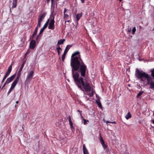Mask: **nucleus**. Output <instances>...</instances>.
Segmentation results:
<instances>
[{
  "mask_svg": "<svg viewBox=\"0 0 154 154\" xmlns=\"http://www.w3.org/2000/svg\"><path fill=\"white\" fill-rule=\"evenodd\" d=\"M85 93H86V94H87V93H86V92H85V93H84V94H85Z\"/></svg>",
  "mask_w": 154,
  "mask_h": 154,
  "instance_id": "09e8293b",
  "label": "nucleus"
},
{
  "mask_svg": "<svg viewBox=\"0 0 154 154\" xmlns=\"http://www.w3.org/2000/svg\"><path fill=\"white\" fill-rule=\"evenodd\" d=\"M152 123L154 124V119H153L152 120Z\"/></svg>",
  "mask_w": 154,
  "mask_h": 154,
  "instance_id": "58836bf2",
  "label": "nucleus"
},
{
  "mask_svg": "<svg viewBox=\"0 0 154 154\" xmlns=\"http://www.w3.org/2000/svg\"><path fill=\"white\" fill-rule=\"evenodd\" d=\"M72 47L71 45H67L64 50V51L62 55V61L63 62L64 61V59L65 58V56L67 52V51L69 50V49L71 47Z\"/></svg>",
  "mask_w": 154,
  "mask_h": 154,
  "instance_id": "6e6552de",
  "label": "nucleus"
},
{
  "mask_svg": "<svg viewBox=\"0 0 154 154\" xmlns=\"http://www.w3.org/2000/svg\"><path fill=\"white\" fill-rule=\"evenodd\" d=\"M54 0H51V5H53L54 3Z\"/></svg>",
  "mask_w": 154,
  "mask_h": 154,
  "instance_id": "2f4dec72",
  "label": "nucleus"
},
{
  "mask_svg": "<svg viewBox=\"0 0 154 154\" xmlns=\"http://www.w3.org/2000/svg\"><path fill=\"white\" fill-rule=\"evenodd\" d=\"M153 30H154V28H153Z\"/></svg>",
  "mask_w": 154,
  "mask_h": 154,
  "instance_id": "603ef678",
  "label": "nucleus"
},
{
  "mask_svg": "<svg viewBox=\"0 0 154 154\" xmlns=\"http://www.w3.org/2000/svg\"><path fill=\"white\" fill-rule=\"evenodd\" d=\"M46 14V12H45L38 16L37 25L32 35V38H34L36 35L38 31V27H40L41 26V23L44 20Z\"/></svg>",
  "mask_w": 154,
  "mask_h": 154,
  "instance_id": "20e7f679",
  "label": "nucleus"
},
{
  "mask_svg": "<svg viewBox=\"0 0 154 154\" xmlns=\"http://www.w3.org/2000/svg\"><path fill=\"white\" fill-rule=\"evenodd\" d=\"M77 111L80 113V115L82 117V111H80L79 110H77Z\"/></svg>",
  "mask_w": 154,
  "mask_h": 154,
  "instance_id": "bb28decb",
  "label": "nucleus"
},
{
  "mask_svg": "<svg viewBox=\"0 0 154 154\" xmlns=\"http://www.w3.org/2000/svg\"><path fill=\"white\" fill-rule=\"evenodd\" d=\"M151 76L143 71H140L138 68L136 69L135 76L140 79V82L143 87L148 86L149 88L154 91V69H151Z\"/></svg>",
  "mask_w": 154,
  "mask_h": 154,
  "instance_id": "f03ea898",
  "label": "nucleus"
},
{
  "mask_svg": "<svg viewBox=\"0 0 154 154\" xmlns=\"http://www.w3.org/2000/svg\"><path fill=\"white\" fill-rule=\"evenodd\" d=\"M57 50H61V49L60 48L59 45H57Z\"/></svg>",
  "mask_w": 154,
  "mask_h": 154,
  "instance_id": "cd10ccee",
  "label": "nucleus"
},
{
  "mask_svg": "<svg viewBox=\"0 0 154 154\" xmlns=\"http://www.w3.org/2000/svg\"><path fill=\"white\" fill-rule=\"evenodd\" d=\"M69 124L70 125V128L71 129L72 131L74 129V127L73 125V123L72 122H69Z\"/></svg>",
  "mask_w": 154,
  "mask_h": 154,
  "instance_id": "4be33fe9",
  "label": "nucleus"
},
{
  "mask_svg": "<svg viewBox=\"0 0 154 154\" xmlns=\"http://www.w3.org/2000/svg\"><path fill=\"white\" fill-rule=\"evenodd\" d=\"M100 143H101V144L102 145H103V144H104V143H104V142L103 140V139L102 138V137H101V135H100Z\"/></svg>",
  "mask_w": 154,
  "mask_h": 154,
  "instance_id": "5701e85b",
  "label": "nucleus"
},
{
  "mask_svg": "<svg viewBox=\"0 0 154 154\" xmlns=\"http://www.w3.org/2000/svg\"><path fill=\"white\" fill-rule=\"evenodd\" d=\"M82 15V13H80L79 14H78L76 15V23L78 25V21L81 17Z\"/></svg>",
  "mask_w": 154,
  "mask_h": 154,
  "instance_id": "4468645a",
  "label": "nucleus"
},
{
  "mask_svg": "<svg viewBox=\"0 0 154 154\" xmlns=\"http://www.w3.org/2000/svg\"><path fill=\"white\" fill-rule=\"evenodd\" d=\"M89 99V98H88L87 99V100H88Z\"/></svg>",
  "mask_w": 154,
  "mask_h": 154,
  "instance_id": "3c124183",
  "label": "nucleus"
},
{
  "mask_svg": "<svg viewBox=\"0 0 154 154\" xmlns=\"http://www.w3.org/2000/svg\"><path fill=\"white\" fill-rule=\"evenodd\" d=\"M61 50H57V51L59 55L60 54V52H61Z\"/></svg>",
  "mask_w": 154,
  "mask_h": 154,
  "instance_id": "473e14b6",
  "label": "nucleus"
},
{
  "mask_svg": "<svg viewBox=\"0 0 154 154\" xmlns=\"http://www.w3.org/2000/svg\"><path fill=\"white\" fill-rule=\"evenodd\" d=\"M96 102L98 104V107L100 108H101L102 107V105L101 103L100 100H97Z\"/></svg>",
  "mask_w": 154,
  "mask_h": 154,
  "instance_id": "aec40b11",
  "label": "nucleus"
},
{
  "mask_svg": "<svg viewBox=\"0 0 154 154\" xmlns=\"http://www.w3.org/2000/svg\"><path fill=\"white\" fill-rule=\"evenodd\" d=\"M65 40V39H60L57 42V45H60L63 44L64 41Z\"/></svg>",
  "mask_w": 154,
  "mask_h": 154,
  "instance_id": "a211bd4d",
  "label": "nucleus"
},
{
  "mask_svg": "<svg viewBox=\"0 0 154 154\" xmlns=\"http://www.w3.org/2000/svg\"><path fill=\"white\" fill-rule=\"evenodd\" d=\"M12 64L9 66L8 68V71L6 73L5 75L6 76H8L9 74H10L11 70H12Z\"/></svg>",
  "mask_w": 154,
  "mask_h": 154,
  "instance_id": "ddd939ff",
  "label": "nucleus"
},
{
  "mask_svg": "<svg viewBox=\"0 0 154 154\" xmlns=\"http://www.w3.org/2000/svg\"><path fill=\"white\" fill-rule=\"evenodd\" d=\"M69 11L67 10L66 8H65L64 11V18L67 19L69 17Z\"/></svg>",
  "mask_w": 154,
  "mask_h": 154,
  "instance_id": "9b49d317",
  "label": "nucleus"
},
{
  "mask_svg": "<svg viewBox=\"0 0 154 154\" xmlns=\"http://www.w3.org/2000/svg\"><path fill=\"white\" fill-rule=\"evenodd\" d=\"M17 0H13V2L12 4V8H15L17 6Z\"/></svg>",
  "mask_w": 154,
  "mask_h": 154,
  "instance_id": "dca6fc26",
  "label": "nucleus"
},
{
  "mask_svg": "<svg viewBox=\"0 0 154 154\" xmlns=\"http://www.w3.org/2000/svg\"><path fill=\"white\" fill-rule=\"evenodd\" d=\"M16 106H17V105H16H16H15V107H16Z\"/></svg>",
  "mask_w": 154,
  "mask_h": 154,
  "instance_id": "8fccbe9b",
  "label": "nucleus"
},
{
  "mask_svg": "<svg viewBox=\"0 0 154 154\" xmlns=\"http://www.w3.org/2000/svg\"><path fill=\"white\" fill-rule=\"evenodd\" d=\"M36 45V42L34 40H32L30 43L29 45V48L30 49H33L34 48Z\"/></svg>",
  "mask_w": 154,
  "mask_h": 154,
  "instance_id": "f8f14e48",
  "label": "nucleus"
},
{
  "mask_svg": "<svg viewBox=\"0 0 154 154\" xmlns=\"http://www.w3.org/2000/svg\"><path fill=\"white\" fill-rule=\"evenodd\" d=\"M81 2L82 3H83L84 2L85 0H80Z\"/></svg>",
  "mask_w": 154,
  "mask_h": 154,
  "instance_id": "72a5a7b5",
  "label": "nucleus"
},
{
  "mask_svg": "<svg viewBox=\"0 0 154 154\" xmlns=\"http://www.w3.org/2000/svg\"><path fill=\"white\" fill-rule=\"evenodd\" d=\"M131 117V116L129 112L125 116V118L127 119H128Z\"/></svg>",
  "mask_w": 154,
  "mask_h": 154,
  "instance_id": "6ab92c4d",
  "label": "nucleus"
},
{
  "mask_svg": "<svg viewBox=\"0 0 154 154\" xmlns=\"http://www.w3.org/2000/svg\"><path fill=\"white\" fill-rule=\"evenodd\" d=\"M16 75L15 74H14L11 77L8 78L6 80L5 82V83L9 84L11 82H12L14 78L15 77Z\"/></svg>",
  "mask_w": 154,
  "mask_h": 154,
  "instance_id": "9d476101",
  "label": "nucleus"
},
{
  "mask_svg": "<svg viewBox=\"0 0 154 154\" xmlns=\"http://www.w3.org/2000/svg\"><path fill=\"white\" fill-rule=\"evenodd\" d=\"M143 91H141L139 92L138 93V94L137 95L136 97L137 98H138L139 97L141 96L143 93Z\"/></svg>",
  "mask_w": 154,
  "mask_h": 154,
  "instance_id": "412c9836",
  "label": "nucleus"
},
{
  "mask_svg": "<svg viewBox=\"0 0 154 154\" xmlns=\"http://www.w3.org/2000/svg\"><path fill=\"white\" fill-rule=\"evenodd\" d=\"M7 76H6V75H5L4 77V78H3L2 80V82H3L4 81L5 79H6V78L7 77Z\"/></svg>",
  "mask_w": 154,
  "mask_h": 154,
  "instance_id": "c85d7f7f",
  "label": "nucleus"
},
{
  "mask_svg": "<svg viewBox=\"0 0 154 154\" xmlns=\"http://www.w3.org/2000/svg\"><path fill=\"white\" fill-rule=\"evenodd\" d=\"M83 154H89L88 150L84 144L83 145Z\"/></svg>",
  "mask_w": 154,
  "mask_h": 154,
  "instance_id": "f3484780",
  "label": "nucleus"
},
{
  "mask_svg": "<svg viewBox=\"0 0 154 154\" xmlns=\"http://www.w3.org/2000/svg\"><path fill=\"white\" fill-rule=\"evenodd\" d=\"M34 71L33 70H31L28 72L25 81L26 84H28L31 81L34 76Z\"/></svg>",
  "mask_w": 154,
  "mask_h": 154,
  "instance_id": "39448f33",
  "label": "nucleus"
},
{
  "mask_svg": "<svg viewBox=\"0 0 154 154\" xmlns=\"http://www.w3.org/2000/svg\"><path fill=\"white\" fill-rule=\"evenodd\" d=\"M20 78V75H18L16 79L14 80L12 83L10 88L13 90L14 88L16 85L17 84Z\"/></svg>",
  "mask_w": 154,
  "mask_h": 154,
  "instance_id": "1a4fd4ad",
  "label": "nucleus"
},
{
  "mask_svg": "<svg viewBox=\"0 0 154 154\" xmlns=\"http://www.w3.org/2000/svg\"><path fill=\"white\" fill-rule=\"evenodd\" d=\"M54 11H52V13H54Z\"/></svg>",
  "mask_w": 154,
  "mask_h": 154,
  "instance_id": "49530a36",
  "label": "nucleus"
},
{
  "mask_svg": "<svg viewBox=\"0 0 154 154\" xmlns=\"http://www.w3.org/2000/svg\"><path fill=\"white\" fill-rule=\"evenodd\" d=\"M102 146H103V148L104 149H105L107 147L106 146L105 144V143L102 145Z\"/></svg>",
  "mask_w": 154,
  "mask_h": 154,
  "instance_id": "c756f323",
  "label": "nucleus"
},
{
  "mask_svg": "<svg viewBox=\"0 0 154 154\" xmlns=\"http://www.w3.org/2000/svg\"><path fill=\"white\" fill-rule=\"evenodd\" d=\"M79 72H72V77L75 83L78 87L82 90L84 93H87V95L90 97H92L94 95V90L91 88V85L87 82H84L82 77H79Z\"/></svg>",
  "mask_w": 154,
  "mask_h": 154,
  "instance_id": "7ed1b4c3",
  "label": "nucleus"
},
{
  "mask_svg": "<svg viewBox=\"0 0 154 154\" xmlns=\"http://www.w3.org/2000/svg\"><path fill=\"white\" fill-rule=\"evenodd\" d=\"M136 31V28L135 27H134V28H133L132 29V34H134Z\"/></svg>",
  "mask_w": 154,
  "mask_h": 154,
  "instance_id": "393cba45",
  "label": "nucleus"
},
{
  "mask_svg": "<svg viewBox=\"0 0 154 154\" xmlns=\"http://www.w3.org/2000/svg\"><path fill=\"white\" fill-rule=\"evenodd\" d=\"M6 84H7V83H5H5L3 86V88L5 86V85H6Z\"/></svg>",
  "mask_w": 154,
  "mask_h": 154,
  "instance_id": "ea45409f",
  "label": "nucleus"
},
{
  "mask_svg": "<svg viewBox=\"0 0 154 154\" xmlns=\"http://www.w3.org/2000/svg\"><path fill=\"white\" fill-rule=\"evenodd\" d=\"M50 21V19H48L46 22L45 24L43 26V27L41 29L40 32L38 34V35L37 36L36 38H39L41 37V34L42 32H43L44 30L47 27L49 23V22Z\"/></svg>",
  "mask_w": 154,
  "mask_h": 154,
  "instance_id": "0eeeda50",
  "label": "nucleus"
},
{
  "mask_svg": "<svg viewBox=\"0 0 154 154\" xmlns=\"http://www.w3.org/2000/svg\"><path fill=\"white\" fill-rule=\"evenodd\" d=\"M56 15V13H55L52 16V18H51L50 20V22L49 23L48 26V29L51 30H53L54 29L55 26L54 23L55 21L54 20V17Z\"/></svg>",
  "mask_w": 154,
  "mask_h": 154,
  "instance_id": "423d86ee",
  "label": "nucleus"
},
{
  "mask_svg": "<svg viewBox=\"0 0 154 154\" xmlns=\"http://www.w3.org/2000/svg\"><path fill=\"white\" fill-rule=\"evenodd\" d=\"M79 52L77 51L74 53L72 55L71 59L70 66L72 68V73L74 71H78L81 76L85 77L87 66L81 59Z\"/></svg>",
  "mask_w": 154,
  "mask_h": 154,
  "instance_id": "f257e3e1",
  "label": "nucleus"
},
{
  "mask_svg": "<svg viewBox=\"0 0 154 154\" xmlns=\"http://www.w3.org/2000/svg\"><path fill=\"white\" fill-rule=\"evenodd\" d=\"M28 51H27V52H26V53L25 54H28Z\"/></svg>",
  "mask_w": 154,
  "mask_h": 154,
  "instance_id": "c03bdc74",
  "label": "nucleus"
},
{
  "mask_svg": "<svg viewBox=\"0 0 154 154\" xmlns=\"http://www.w3.org/2000/svg\"><path fill=\"white\" fill-rule=\"evenodd\" d=\"M67 22H69V20H67Z\"/></svg>",
  "mask_w": 154,
  "mask_h": 154,
  "instance_id": "a18cd8bd",
  "label": "nucleus"
},
{
  "mask_svg": "<svg viewBox=\"0 0 154 154\" xmlns=\"http://www.w3.org/2000/svg\"><path fill=\"white\" fill-rule=\"evenodd\" d=\"M144 60V62H146V61H149V60H148L147 59H145V60Z\"/></svg>",
  "mask_w": 154,
  "mask_h": 154,
  "instance_id": "4c0bfd02",
  "label": "nucleus"
},
{
  "mask_svg": "<svg viewBox=\"0 0 154 154\" xmlns=\"http://www.w3.org/2000/svg\"><path fill=\"white\" fill-rule=\"evenodd\" d=\"M119 0V1H120V2H121L122 1V0Z\"/></svg>",
  "mask_w": 154,
  "mask_h": 154,
  "instance_id": "de8ad7c7",
  "label": "nucleus"
},
{
  "mask_svg": "<svg viewBox=\"0 0 154 154\" xmlns=\"http://www.w3.org/2000/svg\"><path fill=\"white\" fill-rule=\"evenodd\" d=\"M50 1V0H47V2L48 3Z\"/></svg>",
  "mask_w": 154,
  "mask_h": 154,
  "instance_id": "37998d69",
  "label": "nucleus"
},
{
  "mask_svg": "<svg viewBox=\"0 0 154 154\" xmlns=\"http://www.w3.org/2000/svg\"><path fill=\"white\" fill-rule=\"evenodd\" d=\"M144 60V59H139V60L140 61H142L143 60Z\"/></svg>",
  "mask_w": 154,
  "mask_h": 154,
  "instance_id": "c9c22d12",
  "label": "nucleus"
},
{
  "mask_svg": "<svg viewBox=\"0 0 154 154\" xmlns=\"http://www.w3.org/2000/svg\"><path fill=\"white\" fill-rule=\"evenodd\" d=\"M111 122H109L108 121H106V123L107 124V123H111Z\"/></svg>",
  "mask_w": 154,
  "mask_h": 154,
  "instance_id": "f704fd0d",
  "label": "nucleus"
},
{
  "mask_svg": "<svg viewBox=\"0 0 154 154\" xmlns=\"http://www.w3.org/2000/svg\"><path fill=\"white\" fill-rule=\"evenodd\" d=\"M25 63H26V61H24L23 62V63H22L21 65V66L20 67V69L18 71V75H20V74L21 71L22 70V69H23L24 66V65Z\"/></svg>",
  "mask_w": 154,
  "mask_h": 154,
  "instance_id": "2eb2a0df",
  "label": "nucleus"
},
{
  "mask_svg": "<svg viewBox=\"0 0 154 154\" xmlns=\"http://www.w3.org/2000/svg\"><path fill=\"white\" fill-rule=\"evenodd\" d=\"M13 90L11 88H10L9 91H8V93H7V94L8 95L9 94L11 93V92Z\"/></svg>",
  "mask_w": 154,
  "mask_h": 154,
  "instance_id": "a878e982",
  "label": "nucleus"
},
{
  "mask_svg": "<svg viewBox=\"0 0 154 154\" xmlns=\"http://www.w3.org/2000/svg\"><path fill=\"white\" fill-rule=\"evenodd\" d=\"M68 118H69V122H72L71 120V117H70V116H69Z\"/></svg>",
  "mask_w": 154,
  "mask_h": 154,
  "instance_id": "7c9ffc66",
  "label": "nucleus"
},
{
  "mask_svg": "<svg viewBox=\"0 0 154 154\" xmlns=\"http://www.w3.org/2000/svg\"><path fill=\"white\" fill-rule=\"evenodd\" d=\"M18 102H19L18 101H17L16 102V103L17 104V103H18Z\"/></svg>",
  "mask_w": 154,
  "mask_h": 154,
  "instance_id": "79ce46f5",
  "label": "nucleus"
},
{
  "mask_svg": "<svg viewBox=\"0 0 154 154\" xmlns=\"http://www.w3.org/2000/svg\"><path fill=\"white\" fill-rule=\"evenodd\" d=\"M27 116V114H25L23 115V116Z\"/></svg>",
  "mask_w": 154,
  "mask_h": 154,
  "instance_id": "a19ab883",
  "label": "nucleus"
},
{
  "mask_svg": "<svg viewBox=\"0 0 154 154\" xmlns=\"http://www.w3.org/2000/svg\"><path fill=\"white\" fill-rule=\"evenodd\" d=\"M83 120L84 121V125H86L87 123V122H89L88 120H86L84 118H83Z\"/></svg>",
  "mask_w": 154,
  "mask_h": 154,
  "instance_id": "b1692460",
  "label": "nucleus"
},
{
  "mask_svg": "<svg viewBox=\"0 0 154 154\" xmlns=\"http://www.w3.org/2000/svg\"><path fill=\"white\" fill-rule=\"evenodd\" d=\"M111 123L112 124H115L116 123V122L115 121L112 122H111Z\"/></svg>",
  "mask_w": 154,
  "mask_h": 154,
  "instance_id": "e433bc0d",
  "label": "nucleus"
}]
</instances>
